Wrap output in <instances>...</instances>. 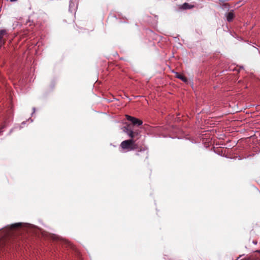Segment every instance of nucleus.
I'll return each mask as SVG.
<instances>
[{
	"mask_svg": "<svg viewBox=\"0 0 260 260\" xmlns=\"http://www.w3.org/2000/svg\"><path fill=\"white\" fill-rule=\"evenodd\" d=\"M51 238L53 240L60 242L62 247L64 246L66 247H69L71 249H73V250L74 249V246L72 244L70 243V242H68L66 239L55 235H53L51 236Z\"/></svg>",
	"mask_w": 260,
	"mask_h": 260,
	"instance_id": "3",
	"label": "nucleus"
},
{
	"mask_svg": "<svg viewBox=\"0 0 260 260\" xmlns=\"http://www.w3.org/2000/svg\"><path fill=\"white\" fill-rule=\"evenodd\" d=\"M7 35L6 29L0 30V48L5 44L6 39L4 38Z\"/></svg>",
	"mask_w": 260,
	"mask_h": 260,
	"instance_id": "4",
	"label": "nucleus"
},
{
	"mask_svg": "<svg viewBox=\"0 0 260 260\" xmlns=\"http://www.w3.org/2000/svg\"><path fill=\"white\" fill-rule=\"evenodd\" d=\"M21 225H22V224L21 223H15V224H12L11 225V228L12 229L19 228L21 226Z\"/></svg>",
	"mask_w": 260,
	"mask_h": 260,
	"instance_id": "8",
	"label": "nucleus"
},
{
	"mask_svg": "<svg viewBox=\"0 0 260 260\" xmlns=\"http://www.w3.org/2000/svg\"><path fill=\"white\" fill-rule=\"evenodd\" d=\"M125 117L128 121L131 122V123H126L125 126H127L130 125L132 126V128L133 130H139V129L135 128V126L141 125L143 124L142 120L128 115H126Z\"/></svg>",
	"mask_w": 260,
	"mask_h": 260,
	"instance_id": "2",
	"label": "nucleus"
},
{
	"mask_svg": "<svg viewBox=\"0 0 260 260\" xmlns=\"http://www.w3.org/2000/svg\"><path fill=\"white\" fill-rule=\"evenodd\" d=\"M253 243L255 244H256L257 242L255 241H253Z\"/></svg>",
	"mask_w": 260,
	"mask_h": 260,
	"instance_id": "11",
	"label": "nucleus"
},
{
	"mask_svg": "<svg viewBox=\"0 0 260 260\" xmlns=\"http://www.w3.org/2000/svg\"><path fill=\"white\" fill-rule=\"evenodd\" d=\"M192 7V6H190L188 3H185L181 6L180 8L182 9L186 10L190 9Z\"/></svg>",
	"mask_w": 260,
	"mask_h": 260,
	"instance_id": "7",
	"label": "nucleus"
},
{
	"mask_svg": "<svg viewBox=\"0 0 260 260\" xmlns=\"http://www.w3.org/2000/svg\"><path fill=\"white\" fill-rule=\"evenodd\" d=\"M5 126H6V125L4 124V125H3L2 126L1 128H4Z\"/></svg>",
	"mask_w": 260,
	"mask_h": 260,
	"instance_id": "9",
	"label": "nucleus"
},
{
	"mask_svg": "<svg viewBox=\"0 0 260 260\" xmlns=\"http://www.w3.org/2000/svg\"><path fill=\"white\" fill-rule=\"evenodd\" d=\"M235 17L233 10L230 11L226 14V20L228 22H231Z\"/></svg>",
	"mask_w": 260,
	"mask_h": 260,
	"instance_id": "5",
	"label": "nucleus"
},
{
	"mask_svg": "<svg viewBox=\"0 0 260 260\" xmlns=\"http://www.w3.org/2000/svg\"><path fill=\"white\" fill-rule=\"evenodd\" d=\"M2 132V131L0 130V134H1Z\"/></svg>",
	"mask_w": 260,
	"mask_h": 260,
	"instance_id": "12",
	"label": "nucleus"
},
{
	"mask_svg": "<svg viewBox=\"0 0 260 260\" xmlns=\"http://www.w3.org/2000/svg\"><path fill=\"white\" fill-rule=\"evenodd\" d=\"M175 76L176 78L180 79L184 82H187V79L183 75L179 74V73L176 72L175 73Z\"/></svg>",
	"mask_w": 260,
	"mask_h": 260,
	"instance_id": "6",
	"label": "nucleus"
},
{
	"mask_svg": "<svg viewBox=\"0 0 260 260\" xmlns=\"http://www.w3.org/2000/svg\"><path fill=\"white\" fill-rule=\"evenodd\" d=\"M11 2H16L17 1V0H10Z\"/></svg>",
	"mask_w": 260,
	"mask_h": 260,
	"instance_id": "10",
	"label": "nucleus"
},
{
	"mask_svg": "<svg viewBox=\"0 0 260 260\" xmlns=\"http://www.w3.org/2000/svg\"><path fill=\"white\" fill-rule=\"evenodd\" d=\"M122 129L131 139L122 141L120 144L121 147L123 149L128 150L136 149L137 147L135 142L140 138L141 131L140 130H133L130 125L127 126H123Z\"/></svg>",
	"mask_w": 260,
	"mask_h": 260,
	"instance_id": "1",
	"label": "nucleus"
}]
</instances>
